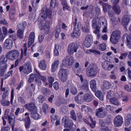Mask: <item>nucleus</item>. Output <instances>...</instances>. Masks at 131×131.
<instances>
[{"label":"nucleus","mask_w":131,"mask_h":131,"mask_svg":"<svg viewBox=\"0 0 131 131\" xmlns=\"http://www.w3.org/2000/svg\"><path fill=\"white\" fill-rule=\"evenodd\" d=\"M88 70L86 72V74L88 77H94L96 75L98 68L97 66L95 63L91 64L88 66Z\"/></svg>","instance_id":"nucleus-1"},{"label":"nucleus","mask_w":131,"mask_h":131,"mask_svg":"<svg viewBox=\"0 0 131 131\" xmlns=\"http://www.w3.org/2000/svg\"><path fill=\"white\" fill-rule=\"evenodd\" d=\"M68 72V69L61 68L58 74L59 79L62 82L66 81L67 79Z\"/></svg>","instance_id":"nucleus-2"},{"label":"nucleus","mask_w":131,"mask_h":131,"mask_svg":"<svg viewBox=\"0 0 131 131\" xmlns=\"http://www.w3.org/2000/svg\"><path fill=\"white\" fill-rule=\"evenodd\" d=\"M73 62V58L71 56H68L63 59L62 63L64 65L70 68L72 65Z\"/></svg>","instance_id":"nucleus-3"},{"label":"nucleus","mask_w":131,"mask_h":131,"mask_svg":"<svg viewBox=\"0 0 131 131\" xmlns=\"http://www.w3.org/2000/svg\"><path fill=\"white\" fill-rule=\"evenodd\" d=\"M40 14V16L43 19L45 20L48 17L49 18H51L52 16V12L46 9L45 10L43 9H42Z\"/></svg>","instance_id":"nucleus-4"},{"label":"nucleus","mask_w":131,"mask_h":131,"mask_svg":"<svg viewBox=\"0 0 131 131\" xmlns=\"http://www.w3.org/2000/svg\"><path fill=\"white\" fill-rule=\"evenodd\" d=\"M62 124L65 127H69L71 128V127L73 125L72 121H70L69 117L65 116L62 119Z\"/></svg>","instance_id":"nucleus-5"},{"label":"nucleus","mask_w":131,"mask_h":131,"mask_svg":"<svg viewBox=\"0 0 131 131\" xmlns=\"http://www.w3.org/2000/svg\"><path fill=\"white\" fill-rule=\"evenodd\" d=\"M78 47L76 46L73 43H70L68 46L67 51L68 53L70 55L72 54L74 52H77Z\"/></svg>","instance_id":"nucleus-6"},{"label":"nucleus","mask_w":131,"mask_h":131,"mask_svg":"<svg viewBox=\"0 0 131 131\" xmlns=\"http://www.w3.org/2000/svg\"><path fill=\"white\" fill-rule=\"evenodd\" d=\"M99 26L100 27L102 26L104 28L102 31L103 32H106L107 31V21L106 19L103 17H101L99 20Z\"/></svg>","instance_id":"nucleus-7"},{"label":"nucleus","mask_w":131,"mask_h":131,"mask_svg":"<svg viewBox=\"0 0 131 131\" xmlns=\"http://www.w3.org/2000/svg\"><path fill=\"white\" fill-rule=\"evenodd\" d=\"M113 121L115 127H119L122 125L123 123V118L121 116L118 115L115 117Z\"/></svg>","instance_id":"nucleus-8"},{"label":"nucleus","mask_w":131,"mask_h":131,"mask_svg":"<svg viewBox=\"0 0 131 131\" xmlns=\"http://www.w3.org/2000/svg\"><path fill=\"white\" fill-rule=\"evenodd\" d=\"M5 59V57L4 55L2 56L1 57V66H2L1 69V74L2 75L4 74L7 68V65L4 61Z\"/></svg>","instance_id":"nucleus-9"},{"label":"nucleus","mask_w":131,"mask_h":131,"mask_svg":"<svg viewBox=\"0 0 131 131\" xmlns=\"http://www.w3.org/2000/svg\"><path fill=\"white\" fill-rule=\"evenodd\" d=\"M24 67L23 72L25 73L28 74L32 71L31 63L29 62H25L24 64Z\"/></svg>","instance_id":"nucleus-10"},{"label":"nucleus","mask_w":131,"mask_h":131,"mask_svg":"<svg viewBox=\"0 0 131 131\" xmlns=\"http://www.w3.org/2000/svg\"><path fill=\"white\" fill-rule=\"evenodd\" d=\"M25 106L29 111L30 112H36L37 107L33 102H30L28 104H26Z\"/></svg>","instance_id":"nucleus-11"},{"label":"nucleus","mask_w":131,"mask_h":131,"mask_svg":"<svg viewBox=\"0 0 131 131\" xmlns=\"http://www.w3.org/2000/svg\"><path fill=\"white\" fill-rule=\"evenodd\" d=\"M13 41L10 39H7L4 43L3 47L7 49H10L13 47Z\"/></svg>","instance_id":"nucleus-12"},{"label":"nucleus","mask_w":131,"mask_h":131,"mask_svg":"<svg viewBox=\"0 0 131 131\" xmlns=\"http://www.w3.org/2000/svg\"><path fill=\"white\" fill-rule=\"evenodd\" d=\"M35 34L34 32H32L30 34L28 42V47H30L34 42Z\"/></svg>","instance_id":"nucleus-13"},{"label":"nucleus","mask_w":131,"mask_h":131,"mask_svg":"<svg viewBox=\"0 0 131 131\" xmlns=\"http://www.w3.org/2000/svg\"><path fill=\"white\" fill-rule=\"evenodd\" d=\"M39 28L40 30H42L44 29V31L45 34H47L49 31V26L48 24V21H46V25L43 26L41 24V25L40 26Z\"/></svg>","instance_id":"nucleus-14"},{"label":"nucleus","mask_w":131,"mask_h":131,"mask_svg":"<svg viewBox=\"0 0 131 131\" xmlns=\"http://www.w3.org/2000/svg\"><path fill=\"white\" fill-rule=\"evenodd\" d=\"M126 36L127 39V45L129 48H131V33L125 34L123 36Z\"/></svg>","instance_id":"nucleus-15"},{"label":"nucleus","mask_w":131,"mask_h":131,"mask_svg":"<svg viewBox=\"0 0 131 131\" xmlns=\"http://www.w3.org/2000/svg\"><path fill=\"white\" fill-rule=\"evenodd\" d=\"M82 99L84 102H89L92 101L93 98L92 95L89 94H86L83 97Z\"/></svg>","instance_id":"nucleus-16"},{"label":"nucleus","mask_w":131,"mask_h":131,"mask_svg":"<svg viewBox=\"0 0 131 131\" xmlns=\"http://www.w3.org/2000/svg\"><path fill=\"white\" fill-rule=\"evenodd\" d=\"M59 63L58 60H55L52 64L51 67V71L54 72L57 70Z\"/></svg>","instance_id":"nucleus-17"},{"label":"nucleus","mask_w":131,"mask_h":131,"mask_svg":"<svg viewBox=\"0 0 131 131\" xmlns=\"http://www.w3.org/2000/svg\"><path fill=\"white\" fill-rule=\"evenodd\" d=\"M8 121L9 123L11 125L12 129V130H13L15 122V118L11 117L10 116H8Z\"/></svg>","instance_id":"nucleus-18"},{"label":"nucleus","mask_w":131,"mask_h":131,"mask_svg":"<svg viewBox=\"0 0 131 131\" xmlns=\"http://www.w3.org/2000/svg\"><path fill=\"white\" fill-rule=\"evenodd\" d=\"M90 86L93 91H95L96 88V83L95 80H92L90 82Z\"/></svg>","instance_id":"nucleus-19"},{"label":"nucleus","mask_w":131,"mask_h":131,"mask_svg":"<svg viewBox=\"0 0 131 131\" xmlns=\"http://www.w3.org/2000/svg\"><path fill=\"white\" fill-rule=\"evenodd\" d=\"M129 16L128 15H125L122 19V23L124 25H127L129 21Z\"/></svg>","instance_id":"nucleus-20"},{"label":"nucleus","mask_w":131,"mask_h":131,"mask_svg":"<svg viewBox=\"0 0 131 131\" xmlns=\"http://www.w3.org/2000/svg\"><path fill=\"white\" fill-rule=\"evenodd\" d=\"M25 126L26 128H29L30 126L31 121L29 116L26 117L25 119Z\"/></svg>","instance_id":"nucleus-21"},{"label":"nucleus","mask_w":131,"mask_h":131,"mask_svg":"<svg viewBox=\"0 0 131 131\" xmlns=\"http://www.w3.org/2000/svg\"><path fill=\"white\" fill-rule=\"evenodd\" d=\"M119 39L111 35L110 38V41L114 44L117 43L119 41Z\"/></svg>","instance_id":"nucleus-22"},{"label":"nucleus","mask_w":131,"mask_h":131,"mask_svg":"<svg viewBox=\"0 0 131 131\" xmlns=\"http://www.w3.org/2000/svg\"><path fill=\"white\" fill-rule=\"evenodd\" d=\"M95 95L99 99L102 101L103 100V95L102 92L100 91H99L96 92Z\"/></svg>","instance_id":"nucleus-23"},{"label":"nucleus","mask_w":131,"mask_h":131,"mask_svg":"<svg viewBox=\"0 0 131 131\" xmlns=\"http://www.w3.org/2000/svg\"><path fill=\"white\" fill-rule=\"evenodd\" d=\"M102 6L103 11L105 12H107L111 8V5L106 3H103Z\"/></svg>","instance_id":"nucleus-24"},{"label":"nucleus","mask_w":131,"mask_h":131,"mask_svg":"<svg viewBox=\"0 0 131 131\" xmlns=\"http://www.w3.org/2000/svg\"><path fill=\"white\" fill-rule=\"evenodd\" d=\"M31 117L33 118L35 120H37L40 118V117L39 114L36 112H32L30 114Z\"/></svg>","instance_id":"nucleus-25"},{"label":"nucleus","mask_w":131,"mask_h":131,"mask_svg":"<svg viewBox=\"0 0 131 131\" xmlns=\"http://www.w3.org/2000/svg\"><path fill=\"white\" fill-rule=\"evenodd\" d=\"M113 10L115 13L118 14L121 12V9L119 6L118 5H114L112 7Z\"/></svg>","instance_id":"nucleus-26"},{"label":"nucleus","mask_w":131,"mask_h":131,"mask_svg":"<svg viewBox=\"0 0 131 131\" xmlns=\"http://www.w3.org/2000/svg\"><path fill=\"white\" fill-rule=\"evenodd\" d=\"M121 33V32L120 31L118 30H116L113 31L112 32L111 35L119 39Z\"/></svg>","instance_id":"nucleus-27"},{"label":"nucleus","mask_w":131,"mask_h":131,"mask_svg":"<svg viewBox=\"0 0 131 131\" xmlns=\"http://www.w3.org/2000/svg\"><path fill=\"white\" fill-rule=\"evenodd\" d=\"M111 21L112 22L113 24L116 25L120 22V19L119 18H116L112 17L110 19Z\"/></svg>","instance_id":"nucleus-28"},{"label":"nucleus","mask_w":131,"mask_h":131,"mask_svg":"<svg viewBox=\"0 0 131 131\" xmlns=\"http://www.w3.org/2000/svg\"><path fill=\"white\" fill-rule=\"evenodd\" d=\"M25 22H24L21 24H19L17 25V30H22L24 31V30L25 28V27L26 26V24Z\"/></svg>","instance_id":"nucleus-29"},{"label":"nucleus","mask_w":131,"mask_h":131,"mask_svg":"<svg viewBox=\"0 0 131 131\" xmlns=\"http://www.w3.org/2000/svg\"><path fill=\"white\" fill-rule=\"evenodd\" d=\"M104 87L106 89H108L111 88V84L108 81L104 80L103 83Z\"/></svg>","instance_id":"nucleus-30"},{"label":"nucleus","mask_w":131,"mask_h":131,"mask_svg":"<svg viewBox=\"0 0 131 131\" xmlns=\"http://www.w3.org/2000/svg\"><path fill=\"white\" fill-rule=\"evenodd\" d=\"M14 60L16 59L19 56V52L17 50H12Z\"/></svg>","instance_id":"nucleus-31"},{"label":"nucleus","mask_w":131,"mask_h":131,"mask_svg":"<svg viewBox=\"0 0 131 131\" xmlns=\"http://www.w3.org/2000/svg\"><path fill=\"white\" fill-rule=\"evenodd\" d=\"M7 58L11 60H14L13 57V53L11 51L8 52L6 54Z\"/></svg>","instance_id":"nucleus-32"},{"label":"nucleus","mask_w":131,"mask_h":131,"mask_svg":"<svg viewBox=\"0 0 131 131\" xmlns=\"http://www.w3.org/2000/svg\"><path fill=\"white\" fill-rule=\"evenodd\" d=\"M35 71L38 76L39 78L41 79L43 81L45 82L47 80L46 77L44 76L41 75L40 73L37 69H35Z\"/></svg>","instance_id":"nucleus-33"},{"label":"nucleus","mask_w":131,"mask_h":131,"mask_svg":"<svg viewBox=\"0 0 131 131\" xmlns=\"http://www.w3.org/2000/svg\"><path fill=\"white\" fill-rule=\"evenodd\" d=\"M39 67L40 68L43 70L46 69V65L44 60L41 61L39 64Z\"/></svg>","instance_id":"nucleus-34"},{"label":"nucleus","mask_w":131,"mask_h":131,"mask_svg":"<svg viewBox=\"0 0 131 131\" xmlns=\"http://www.w3.org/2000/svg\"><path fill=\"white\" fill-rule=\"evenodd\" d=\"M84 84L82 85V88L84 91L87 92L89 90L88 83V81L86 80L84 81Z\"/></svg>","instance_id":"nucleus-35"},{"label":"nucleus","mask_w":131,"mask_h":131,"mask_svg":"<svg viewBox=\"0 0 131 131\" xmlns=\"http://www.w3.org/2000/svg\"><path fill=\"white\" fill-rule=\"evenodd\" d=\"M70 117L75 121H77V118L75 112L74 110H71L70 112Z\"/></svg>","instance_id":"nucleus-36"},{"label":"nucleus","mask_w":131,"mask_h":131,"mask_svg":"<svg viewBox=\"0 0 131 131\" xmlns=\"http://www.w3.org/2000/svg\"><path fill=\"white\" fill-rule=\"evenodd\" d=\"M60 25H59L56 27V28L55 31V37L57 38H58L60 31Z\"/></svg>","instance_id":"nucleus-37"},{"label":"nucleus","mask_w":131,"mask_h":131,"mask_svg":"<svg viewBox=\"0 0 131 131\" xmlns=\"http://www.w3.org/2000/svg\"><path fill=\"white\" fill-rule=\"evenodd\" d=\"M48 79L49 83V86L50 88H51L52 87V84L54 81V79L53 77L51 76L48 77Z\"/></svg>","instance_id":"nucleus-38"},{"label":"nucleus","mask_w":131,"mask_h":131,"mask_svg":"<svg viewBox=\"0 0 131 131\" xmlns=\"http://www.w3.org/2000/svg\"><path fill=\"white\" fill-rule=\"evenodd\" d=\"M37 76L34 74H32L30 75V78L28 80V82L29 83H31L33 82L35 79L37 78Z\"/></svg>","instance_id":"nucleus-39"},{"label":"nucleus","mask_w":131,"mask_h":131,"mask_svg":"<svg viewBox=\"0 0 131 131\" xmlns=\"http://www.w3.org/2000/svg\"><path fill=\"white\" fill-rule=\"evenodd\" d=\"M100 115H98L96 113V115L99 118H103L106 116L107 115V112L105 111H104L102 112H100Z\"/></svg>","instance_id":"nucleus-40"},{"label":"nucleus","mask_w":131,"mask_h":131,"mask_svg":"<svg viewBox=\"0 0 131 131\" xmlns=\"http://www.w3.org/2000/svg\"><path fill=\"white\" fill-rule=\"evenodd\" d=\"M42 108L43 112L46 114L47 113V111L50 108L47 104L44 103L42 105Z\"/></svg>","instance_id":"nucleus-41"},{"label":"nucleus","mask_w":131,"mask_h":131,"mask_svg":"<svg viewBox=\"0 0 131 131\" xmlns=\"http://www.w3.org/2000/svg\"><path fill=\"white\" fill-rule=\"evenodd\" d=\"M90 110V108L88 106L85 105H83L81 107V110L82 112H87Z\"/></svg>","instance_id":"nucleus-42"},{"label":"nucleus","mask_w":131,"mask_h":131,"mask_svg":"<svg viewBox=\"0 0 131 131\" xmlns=\"http://www.w3.org/2000/svg\"><path fill=\"white\" fill-rule=\"evenodd\" d=\"M27 44L25 43L24 45V49H21V54H24L25 56H26L27 55L26 51L27 50V48L26 47Z\"/></svg>","instance_id":"nucleus-43"},{"label":"nucleus","mask_w":131,"mask_h":131,"mask_svg":"<svg viewBox=\"0 0 131 131\" xmlns=\"http://www.w3.org/2000/svg\"><path fill=\"white\" fill-rule=\"evenodd\" d=\"M92 27L94 29L97 27H99V26H97V21L95 19H93L92 21Z\"/></svg>","instance_id":"nucleus-44"},{"label":"nucleus","mask_w":131,"mask_h":131,"mask_svg":"<svg viewBox=\"0 0 131 131\" xmlns=\"http://www.w3.org/2000/svg\"><path fill=\"white\" fill-rule=\"evenodd\" d=\"M99 49L102 51H104L106 49V46L105 44L104 43H103L100 44L99 47Z\"/></svg>","instance_id":"nucleus-45"},{"label":"nucleus","mask_w":131,"mask_h":131,"mask_svg":"<svg viewBox=\"0 0 131 131\" xmlns=\"http://www.w3.org/2000/svg\"><path fill=\"white\" fill-rule=\"evenodd\" d=\"M70 92L72 94L75 95L77 94V90L75 87L72 86L70 89Z\"/></svg>","instance_id":"nucleus-46"},{"label":"nucleus","mask_w":131,"mask_h":131,"mask_svg":"<svg viewBox=\"0 0 131 131\" xmlns=\"http://www.w3.org/2000/svg\"><path fill=\"white\" fill-rule=\"evenodd\" d=\"M24 31L22 30H17V36L20 38H23V34Z\"/></svg>","instance_id":"nucleus-47"},{"label":"nucleus","mask_w":131,"mask_h":131,"mask_svg":"<svg viewBox=\"0 0 131 131\" xmlns=\"http://www.w3.org/2000/svg\"><path fill=\"white\" fill-rule=\"evenodd\" d=\"M102 66L104 69L107 70L108 69V64L106 61H104L103 62L102 64Z\"/></svg>","instance_id":"nucleus-48"},{"label":"nucleus","mask_w":131,"mask_h":131,"mask_svg":"<svg viewBox=\"0 0 131 131\" xmlns=\"http://www.w3.org/2000/svg\"><path fill=\"white\" fill-rule=\"evenodd\" d=\"M110 101L112 104L115 105H117L118 104V102L117 99L115 98H113L110 99Z\"/></svg>","instance_id":"nucleus-49"},{"label":"nucleus","mask_w":131,"mask_h":131,"mask_svg":"<svg viewBox=\"0 0 131 131\" xmlns=\"http://www.w3.org/2000/svg\"><path fill=\"white\" fill-rule=\"evenodd\" d=\"M92 41L89 40H84V44L85 46L87 47H90L92 43Z\"/></svg>","instance_id":"nucleus-50"},{"label":"nucleus","mask_w":131,"mask_h":131,"mask_svg":"<svg viewBox=\"0 0 131 131\" xmlns=\"http://www.w3.org/2000/svg\"><path fill=\"white\" fill-rule=\"evenodd\" d=\"M1 103L4 106H8L10 104V102L8 101L3 100L1 101Z\"/></svg>","instance_id":"nucleus-51"},{"label":"nucleus","mask_w":131,"mask_h":131,"mask_svg":"<svg viewBox=\"0 0 131 131\" xmlns=\"http://www.w3.org/2000/svg\"><path fill=\"white\" fill-rule=\"evenodd\" d=\"M73 35L72 36H73L74 37L76 38H78L80 36V33L79 31H76L75 29H74L72 33Z\"/></svg>","instance_id":"nucleus-52"},{"label":"nucleus","mask_w":131,"mask_h":131,"mask_svg":"<svg viewBox=\"0 0 131 131\" xmlns=\"http://www.w3.org/2000/svg\"><path fill=\"white\" fill-rule=\"evenodd\" d=\"M18 101L21 104H25V103L26 101L25 99L21 96H19L18 98Z\"/></svg>","instance_id":"nucleus-53"},{"label":"nucleus","mask_w":131,"mask_h":131,"mask_svg":"<svg viewBox=\"0 0 131 131\" xmlns=\"http://www.w3.org/2000/svg\"><path fill=\"white\" fill-rule=\"evenodd\" d=\"M20 111V113H22L24 112V108L20 109L19 108H17L15 112V114L16 116L18 115V113Z\"/></svg>","instance_id":"nucleus-54"},{"label":"nucleus","mask_w":131,"mask_h":131,"mask_svg":"<svg viewBox=\"0 0 131 131\" xmlns=\"http://www.w3.org/2000/svg\"><path fill=\"white\" fill-rule=\"evenodd\" d=\"M56 3V0H51L50 4V8H52L54 7Z\"/></svg>","instance_id":"nucleus-55"},{"label":"nucleus","mask_w":131,"mask_h":131,"mask_svg":"<svg viewBox=\"0 0 131 131\" xmlns=\"http://www.w3.org/2000/svg\"><path fill=\"white\" fill-rule=\"evenodd\" d=\"M104 110V108L103 107H101L97 109L96 110V113L97 114L100 115V112H103Z\"/></svg>","instance_id":"nucleus-56"},{"label":"nucleus","mask_w":131,"mask_h":131,"mask_svg":"<svg viewBox=\"0 0 131 131\" xmlns=\"http://www.w3.org/2000/svg\"><path fill=\"white\" fill-rule=\"evenodd\" d=\"M37 99L40 103H42L45 100V98L44 96H40L38 97Z\"/></svg>","instance_id":"nucleus-57"},{"label":"nucleus","mask_w":131,"mask_h":131,"mask_svg":"<svg viewBox=\"0 0 131 131\" xmlns=\"http://www.w3.org/2000/svg\"><path fill=\"white\" fill-rule=\"evenodd\" d=\"M126 72L128 74V76L129 79L131 80V69L130 70L128 69L126 70L125 72V73Z\"/></svg>","instance_id":"nucleus-58"},{"label":"nucleus","mask_w":131,"mask_h":131,"mask_svg":"<svg viewBox=\"0 0 131 131\" xmlns=\"http://www.w3.org/2000/svg\"><path fill=\"white\" fill-rule=\"evenodd\" d=\"M85 40L92 41L93 40V37L91 35H88L86 36L85 39Z\"/></svg>","instance_id":"nucleus-59"},{"label":"nucleus","mask_w":131,"mask_h":131,"mask_svg":"<svg viewBox=\"0 0 131 131\" xmlns=\"http://www.w3.org/2000/svg\"><path fill=\"white\" fill-rule=\"evenodd\" d=\"M45 37V35H41L38 37L39 41V42L41 43Z\"/></svg>","instance_id":"nucleus-60"},{"label":"nucleus","mask_w":131,"mask_h":131,"mask_svg":"<svg viewBox=\"0 0 131 131\" xmlns=\"http://www.w3.org/2000/svg\"><path fill=\"white\" fill-rule=\"evenodd\" d=\"M9 112V109H6L5 111L4 117L6 119H7L8 117V113Z\"/></svg>","instance_id":"nucleus-61"},{"label":"nucleus","mask_w":131,"mask_h":131,"mask_svg":"<svg viewBox=\"0 0 131 131\" xmlns=\"http://www.w3.org/2000/svg\"><path fill=\"white\" fill-rule=\"evenodd\" d=\"M113 107L109 105H107L106 107V110L109 111L110 112L113 111Z\"/></svg>","instance_id":"nucleus-62"},{"label":"nucleus","mask_w":131,"mask_h":131,"mask_svg":"<svg viewBox=\"0 0 131 131\" xmlns=\"http://www.w3.org/2000/svg\"><path fill=\"white\" fill-rule=\"evenodd\" d=\"M124 89L127 91L131 92V86L126 85L124 86Z\"/></svg>","instance_id":"nucleus-63"},{"label":"nucleus","mask_w":131,"mask_h":131,"mask_svg":"<svg viewBox=\"0 0 131 131\" xmlns=\"http://www.w3.org/2000/svg\"><path fill=\"white\" fill-rule=\"evenodd\" d=\"M101 131H111V130L106 126L102 127L101 129Z\"/></svg>","instance_id":"nucleus-64"}]
</instances>
